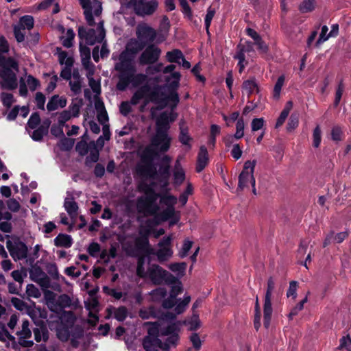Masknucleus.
Wrapping results in <instances>:
<instances>
[{
  "label": "nucleus",
  "instance_id": "nucleus-1",
  "mask_svg": "<svg viewBox=\"0 0 351 351\" xmlns=\"http://www.w3.org/2000/svg\"><path fill=\"white\" fill-rule=\"evenodd\" d=\"M166 86L159 84H155L152 88L148 84L145 83L139 87L132 95L130 103L132 105H136L139 101L143 98V108L149 102L159 105V108H165L167 106V93Z\"/></svg>",
  "mask_w": 351,
  "mask_h": 351
},
{
  "label": "nucleus",
  "instance_id": "nucleus-2",
  "mask_svg": "<svg viewBox=\"0 0 351 351\" xmlns=\"http://www.w3.org/2000/svg\"><path fill=\"white\" fill-rule=\"evenodd\" d=\"M169 114L162 112L156 119V132L151 138L152 145L159 147L160 152H166L170 147L171 138L168 136V130L170 128Z\"/></svg>",
  "mask_w": 351,
  "mask_h": 351
},
{
  "label": "nucleus",
  "instance_id": "nucleus-3",
  "mask_svg": "<svg viewBox=\"0 0 351 351\" xmlns=\"http://www.w3.org/2000/svg\"><path fill=\"white\" fill-rule=\"evenodd\" d=\"M159 196V194H154L139 197L136 202L138 212L146 217L156 215L160 210L159 206L156 204Z\"/></svg>",
  "mask_w": 351,
  "mask_h": 351
},
{
  "label": "nucleus",
  "instance_id": "nucleus-4",
  "mask_svg": "<svg viewBox=\"0 0 351 351\" xmlns=\"http://www.w3.org/2000/svg\"><path fill=\"white\" fill-rule=\"evenodd\" d=\"M115 70L119 72V82L117 88L119 90H125L131 82V79L136 73V68L133 64L117 63Z\"/></svg>",
  "mask_w": 351,
  "mask_h": 351
},
{
  "label": "nucleus",
  "instance_id": "nucleus-5",
  "mask_svg": "<svg viewBox=\"0 0 351 351\" xmlns=\"http://www.w3.org/2000/svg\"><path fill=\"white\" fill-rule=\"evenodd\" d=\"M148 276L152 282L155 285L172 283L177 280V278L167 271L162 269L158 265H152L147 269Z\"/></svg>",
  "mask_w": 351,
  "mask_h": 351
},
{
  "label": "nucleus",
  "instance_id": "nucleus-6",
  "mask_svg": "<svg viewBox=\"0 0 351 351\" xmlns=\"http://www.w3.org/2000/svg\"><path fill=\"white\" fill-rule=\"evenodd\" d=\"M275 288V281L272 277H269L267 282V290L264 298L263 304V325L265 328L270 326L271 315L273 312L271 306V296Z\"/></svg>",
  "mask_w": 351,
  "mask_h": 351
},
{
  "label": "nucleus",
  "instance_id": "nucleus-7",
  "mask_svg": "<svg viewBox=\"0 0 351 351\" xmlns=\"http://www.w3.org/2000/svg\"><path fill=\"white\" fill-rule=\"evenodd\" d=\"M256 165V161L255 160H247L244 163L243 170L239 176L237 190L242 191L245 187H248V182H250L252 186L256 184V180L254 177V171Z\"/></svg>",
  "mask_w": 351,
  "mask_h": 351
},
{
  "label": "nucleus",
  "instance_id": "nucleus-8",
  "mask_svg": "<svg viewBox=\"0 0 351 351\" xmlns=\"http://www.w3.org/2000/svg\"><path fill=\"white\" fill-rule=\"evenodd\" d=\"M161 50L154 44L148 45L138 58L141 65L153 64L156 63L160 56Z\"/></svg>",
  "mask_w": 351,
  "mask_h": 351
},
{
  "label": "nucleus",
  "instance_id": "nucleus-9",
  "mask_svg": "<svg viewBox=\"0 0 351 351\" xmlns=\"http://www.w3.org/2000/svg\"><path fill=\"white\" fill-rule=\"evenodd\" d=\"M171 285L170 294L168 298L162 301V306L165 309H169L176 306L178 300L176 298L177 295L182 292V287L181 282L177 278L175 282L167 283Z\"/></svg>",
  "mask_w": 351,
  "mask_h": 351
},
{
  "label": "nucleus",
  "instance_id": "nucleus-10",
  "mask_svg": "<svg viewBox=\"0 0 351 351\" xmlns=\"http://www.w3.org/2000/svg\"><path fill=\"white\" fill-rule=\"evenodd\" d=\"M160 202L167 206V208L161 213L156 214V218L162 221H166L172 218L175 214L173 204L176 202V198L173 196H163L160 199Z\"/></svg>",
  "mask_w": 351,
  "mask_h": 351
},
{
  "label": "nucleus",
  "instance_id": "nucleus-11",
  "mask_svg": "<svg viewBox=\"0 0 351 351\" xmlns=\"http://www.w3.org/2000/svg\"><path fill=\"white\" fill-rule=\"evenodd\" d=\"M191 300L190 296H186L181 300H178V303L173 309V312L167 311L162 315V319L167 321H172L176 319V315L182 313Z\"/></svg>",
  "mask_w": 351,
  "mask_h": 351
},
{
  "label": "nucleus",
  "instance_id": "nucleus-12",
  "mask_svg": "<svg viewBox=\"0 0 351 351\" xmlns=\"http://www.w3.org/2000/svg\"><path fill=\"white\" fill-rule=\"evenodd\" d=\"M78 36L81 39H84L86 43L88 45H93L100 40V37L96 36V32L94 29H86L84 27H78Z\"/></svg>",
  "mask_w": 351,
  "mask_h": 351
},
{
  "label": "nucleus",
  "instance_id": "nucleus-13",
  "mask_svg": "<svg viewBox=\"0 0 351 351\" xmlns=\"http://www.w3.org/2000/svg\"><path fill=\"white\" fill-rule=\"evenodd\" d=\"M137 38L141 41L143 39H146L147 41L152 43L156 37V32L151 27L144 25H138L136 29Z\"/></svg>",
  "mask_w": 351,
  "mask_h": 351
},
{
  "label": "nucleus",
  "instance_id": "nucleus-14",
  "mask_svg": "<svg viewBox=\"0 0 351 351\" xmlns=\"http://www.w3.org/2000/svg\"><path fill=\"white\" fill-rule=\"evenodd\" d=\"M158 1L156 0H151L142 5H138L134 8L135 13L138 16L151 15L158 8Z\"/></svg>",
  "mask_w": 351,
  "mask_h": 351
},
{
  "label": "nucleus",
  "instance_id": "nucleus-15",
  "mask_svg": "<svg viewBox=\"0 0 351 351\" xmlns=\"http://www.w3.org/2000/svg\"><path fill=\"white\" fill-rule=\"evenodd\" d=\"M148 233L138 237L135 240V245L136 248L144 253L143 255L149 256L151 254H154V250L150 246L149 239H148Z\"/></svg>",
  "mask_w": 351,
  "mask_h": 351
},
{
  "label": "nucleus",
  "instance_id": "nucleus-16",
  "mask_svg": "<svg viewBox=\"0 0 351 351\" xmlns=\"http://www.w3.org/2000/svg\"><path fill=\"white\" fill-rule=\"evenodd\" d=\"M143 163V165L136 167L137 173L143 178H154L157 175V170L154 163Z\"/></svg>",
  "mask_w": 351,
  "mask_h": 351
},
{
  "label": "nucleus",
  "instance_id": "nucleus-17",
  "mask_svg": "<svg viewBox=\"0 0 351 351\" xmlns=\"http://www.w3.org/2000/svg\"><path fill=\"white\" fill-rule=\"evenodd\" d=\"M67 100L64 97H60L58 95H53L47 104L48 111H54L59 107L61 108L66 106Z\"/></svg>",
  "mask_w": 351,
  "mask_h": 351
},
{
  "label": "nucleus",
  "instance_id": "nucleus-18",
  "mask_svg": "<svg viewBox=\"0 0 351 351\" xmlns=\"http://www.w3.org/2000/svg\"><path fill=\"white\" fill-rule=\"evenodd\" d=\"M77 303V301L73 302L70 296L64 293L58 296L55 306H58L60 307V311H62L64 308L68 307H72L73 309H76L78 306Z\"/></svg>",
  "mask_w": 351,
  "mask_h": 351
},
{
  "label": "nucleus",
  "instance_id": "nucleus-19",
  "mask_svg": "<svg viewBox=\"0 0 351 351\" xmlns=\"http://www.w3.org/2000/svg\"><path fill=\"white\" fill-rule=\"evenodd\" d=\"M146 43L132 38L125 46L126 51H129L132 55L136 56L139 51H142L146 46Z\"/></svg>",
  "mask_w": 351,
  "mask_h": 351
},
{
  "label": "nucleus",
  "instance_id": "nucleus-20",
  "mask_svg": "<svg viewBox=\"0 0 351 351\" xmlns=\"http://www.w3.org/2000/svg\"><path fill=\"white\" fill-rule=\"evenodd\" d=\"M153 147L154 146L152 145L151 143L150 145L147 146L142 152L141 156V160L142 162L153 163L155 158L158 156V152L155 150ZM154 147H156L154 146Z\"/></svg>",
  "mask_w": 351,
  "mask_h": 351
},
{
  "label": "nucleus",
  "instance_id": "nucleus-21",
  "mask_svg": "<svg viewBox=\"0 0 351 351\" xmlns=\"http://www.w3.org/2000/svg\"><path fill=\"white\" fill-rule=\"evenodd\" d=\"M16 240L15 243L16 246L15 247V258L14 260H21L27 258L28 253L27 246L25 243L21 241L19 237H16Z\"/></svg>",
  "mask_w": 351,
  "mask_h": 351
},
{
  "label": "nucleus",
  "instance_id": "nucleus-22",
  "mask_svg": "<svg viewBox=\"0 0 351 351\" xmlns=\"http://www.w3.org/2000/svg\"><path fill=\"white\" fill-rule=\"evenodd\" d=\"M162 341L158 338H150V336H145L143 340V346L146 351H158Z\"/></svg>",
  "mask_w": 351,
  "mask_h": 351
},
{
  "label": "nucleus",
  "instance_id": "nucleus-23",
  "mask_svg": "<svg viewBox=\"0 0 351 351\" xmlns=\"http://www.w3.org/2000/svg\"><path fill=\"white\" fill-rule=\"evenodd\" d=\"M209 157L207 147L201 145L199 147L198 171L201 172L208 164Z\"/></svg>",
  "mask_w": 351,
  "mask_h": 351
},
{
  "label": "nucleus",
  "instance_id": "nucleus-24",
  "mask_svg": "<svg viewBox=\"0 0 351 351\" xmlns=\"http://www.w3.org/2000/svg\"><path fill=\"white\" fill-rule=\"evenodd\" d=\"M221 128L216 124H212L210 130V134L208 138L207 145L210 149H213L216 145V137L219 135Z\"/></svg>",
  "mask_w": 351,
  "mask_h": 351
},
{
  "label": "nucleus",
  "instance_id": "nucleus-25",
  "mask_svg": "<svg viewBox=\"0 0 351 351\" xmlns=\"http://www.w3.org/2000/svg\"><path fill=\"white\" fill-rule=\"evenodd\" d=\"M73 240L70 235L59 234L54 239V244L57 247H70L72 245Z\"/></svg>",
  "mask_w": 351,
  "mask_h": 351
},
{
  "label": "nucleus",
  "instance_id": "nucleus-26",
  "mask_svg": "<svg viewBox=\"0 0 351 351\" xmlns=\"http://www.w3.org/2000/svg\"><path fill=\"white\" fill-rule=\"evenodd\" d=\"M171 158L165 155L162 158V165L159 167L158 173L162 180H167L169 176V163Z\"/></svg>",
  "mask_w": 351,
  "mask_h": 351
},
{
  "label": "nucleus",
  "instance_id": "nucleus-27",
  "mask_svg": "<svg viewBox=\"0 0 351 351\" xmlns=\"http://www.w3.org/2000/svg\"><path fill=\"white\" fill-rule=\"evenodd\" d=\"M242 87L243 89L247 93L248 97L254 93H258L260 91L259 87L254 78L245 80L243 83Z\"/></svg>",
  "mask_w": 351,
  "mask_h": 351
},
{
  "label": "nucleus",
  "instance_id": "nucleus-28",
  "mask_svg": "<svg viewBox=\"0 0 351 351\" xmlns=\"http://www.w3.org/2000/svg\"><path fill=\"white\" fill-rule=\"evenodd\" d=\"M64 206L67 213L71 218L75 217L77 216L78 205L77 202L74 201L73 198H66L64 200Z\"/></svg>",
  "mask_w": 351,
  "mask_h": 351
},
{
  "label": "nucleus",
  "instance_id": "nucleus-29",
  "mask_svg": "<svg viewBox=\"0 0 351 351\" xmlns=\"http://www.w3.org/2000/svg\"><path fill=\"white\" fill-rule=\"evenodd\" d=\"M80 52L82 58V63L85 69H88L90 60V50L82 43H80Z\"/></svg>",
  "mask_w": 351,
  "mask_h": 351
},
{
  "label": "nucleus",
  "instance_id": "nucleus-30",
  "mask_svg": "<svg viewBox=\"0 0 351 351\" xmlns=\"http://www.w3.org/2000/svg\"><path fill=\"white\" fill-rule=\"evenodd\" d=\"M178 341V334H173L172 335L168 337L165 342L162 341V343L160 346V348L163 351H169L171 346H176Z\"/></svg>",
  "mask_w": 351,
  "mask_h": 351
},
{
  "label": "nucleus",
  "instance_id": "nucleus-31",
  "mask_svg": "<svg viewBox=\"0 0 351 351\" xmlns=\"http://www.w3.org/2000/svg\"><path fill=\"white\" fill-rule=\"evenodd\" d=\"M183 53L180 49H173L166 53L167 60L171 63L181 64L180 59L182 58Z\"/></svg>",
  "mask_w": 351,
  "mask_h": 351
},
{
  "label": "nucleus",
  "instance_id": "nucleus-32",
  "mask_svg": "<svg viewBox=\"0 0 351 351\" xmlns=\"http://www.w3.org/2000/svg\"><path fill=\"white\" fill-rule=\"evenodd\" d=\"M75 143V139L71 138H66L64 136H63L60 142L58 143V146L62 151H70Z\"/></svg>",
  "mask_w": 351,
  "mask_h": 351
},
{
  "label": "nucleus",
  "instance_id": "nucleus-33",
  "mask_svg": "<svg viewBox=\"0 0 351 351\" xmlns=\"http://www.w3.org/2000/svg\"><path fill=\"white\" fill-rule=\"evenodd\" d=\"M315 0H303L299 5V10L302 13L313 12L315 8Z\"/></svg>",
  "mask_w": 351,
  "mask_h": 351
},
{
  "label": "nucleus",
  "instance_id": "nucleus-34",
  "mask_svg": "<svg viewBox=\"0 0 351 351\" xmlns=\"http://www.w3.org/2000/svg\"><path fill=\"white\" fill-rule=\"evenodd\" d=\"M147 75L146 74H143V73H138V74H136V73H134V75L132 76V79H131V82L130 84H132V85L134 86V87H138L140 85H142L144 83H147Z\"/></svg>",
  "mask_w": 351,
  "mask_h": 351
},
{
  "label": "nucleus",
  "instance_id": "nucleus-35",
  "mask_svg": "<svg viewBox=\"0 0 351 351\" xmlns=\"http://www.w3.org/2000/svg\"><path fill=\"white\" fill-rule=\"evenodd\" d=\"M234 59L238 60L237 66L239 67V72L241 73L248 62L245 60V55L242 52H237L233 56Z\"/></svg>",
  "mask_w": 351,
  "mask_h": 351
},
{
  "label": "nucleus",
  "instance_id": "nucleus-36",
  "mask_svg": "<svg viewBox=\"0 0 351 351\" xmlns=\"http://www.w3.org/2000/svg\"><path fill=\"white\" fill-rule=\"evenodd\" d=\"M75 150L81 156H86L89 151V146L86 140H81L76 144Z\"/></svg>",
  "mask_w": 351,
  "mask_h": 351
},
{
  "label": "nucleus",
  "instance_id": "nucleus-37",
  "mask_svg": "<svg viewBox=\"0 0 351 351\" xmlns=\"http://www.w3.org/2000/svg\"><path fill=\"white\" fill-rule=\"evenodd\" d=\"M145 255H142L138 257L136 267V275L140 278L146 277V272L144 269V264L145 261Z\"/></svg>",
  "mask_w": 351,
  "mask_h": 351
},
{
  "label": "nucleus",
  "instance_id": "nucleus-38",
  "mask_svg": "<svg viewBox=\"0 0 351 351\" xmlns=\"http://www.w3.org/2000/svg\"><path fill=\"white\" fill-rule=\"evenodd\" d=\"M308 298L306 296L303 300H302L298 304H297L294 307H293L288 315L289 319H292L293 317L297 315L300 311H301L304 308V304L307 302Z\"/></svg>",
  "mask_w": 351,
  "mask_h": 351
},
{
  "label": "nucleus",
  "instance_id": "nucleus-39",
  "mask_svg": "<svg viewBox=\"0 0 351 351\" xmlns=\"http://www.w3.org/2000/svg\"><path fill=\"white\" fill-rule=\"evenodd\" d=\"M82 104V99H76L75 101H72L71 104L69 107V110H71V113L73 117H77L79 116L80 108Z\"/></svg>",
  "mask_w": 351,
  "mask_h": 351
},
{
  "label": "nucleus",
  "instance_id": "nucleus-40",
  "mask_svg": "<svg viewBox=\"0 0 351 351\" xmlns=\"http://www.w3.org/2000/svg\"><path fill=\"white\" fill-rule=\"evenodd\" d=\"M66 36V38H64V36H61L60 39L62 40V45L64 47L70 48L73 46L72 41L75 37V33L72 29H67Z\"/></svg>",
  "mask_w": 351,
  "mask_h": 351
},
{
  "label": "nucleus",
  "instance_id": "nucleus-41",
  "mask_svg": "<svg viewBox=\"0 0 351 351\" xmlns=\"http://www.w3.org/2000/svg\"><path fill=\"white\" fill-rule=\"evenodd\" d=\"M167 290L165 288L159 287L153 290L151 293V297L154 301H159L167 295Z\"/></svg>",
  "mask_w": 351,
  "mask_h": 351
},
{
  "label": "nucleus",
  "instance_id": "nucleus-42",
  "mask_svg": "<svg viewBox=\"0 0 351 351\" xmlns=\"http://www.w3.org/2000/svg\"><path fill=\"white\" fill-rule=\"evenodd\" d=\"M339 350L351 351V338L349 335L342 337L339 340Z\"/></svg>",
  "mask_w": 351,
  "mask_h": 351
},
{
  "label": "nucleus",
  "instance_id": "nucleus-43",
  "mask_svg": "<svg viewBox=\"0 0 351 351\" xmlns=\"http://www.w3.org/2000/svg\"><path fill=\"white\" fill-rule=\"evenodd\" d=\"M244 128L245 124L243 118H240L237 121L236 124V132L234 134V138L236 139H240L244 136Z\"/></svg>",
  "mask_w": 351,
  "mask_h": 351
},
{
  "label": "nucleus",
  "instance_id": "nucleus-44",
  "mask_svg": "<svg viewBox=\"0 0 351 351\" xmlns=\"http://www.w3.org/2000/svg\"><path fill=\"white\" fill-rule=\"evenodd\" d=\"M20 22L21 23V27L24 30L26 27L27 29H31L34 27V21L32 16L25 15L21 18Z\"/></svg>",
  "mask_w": 351,
  "mask_h": 351
},
{
  "label": "nucleus",
  "instance_id": "nucleus-45",
  "mask_svg": "<svg viewBox=\"0 0 351 351\" xmlns=\"http://www.w3.org/2000/svg\"><path fill=\"white\" fill-rule=\"evenodd\" d=\"M40 123V117L38 112H34L27 121V126L31 129H36Z\"/></svg>",
  "mask_w": 351,
  "mask_h": 351
},
{
  "label": "nucleus",
  "instance_id": "nucleus-46",
  "mask_svg": "<svg viewBox=\"0 0 351 351\" xmlns=\"http://www.w3.org/2000/svg\"><path fill=\"white\" fill-rule=\"evenodd\" d=\"M99 150H90V154L86 158L85 165L87 167H91L92 163L97 162L99 160Z\"/></svg>",
  "mask_w": 351,
  "mask_h": 351
},
{
  "label": "nucleus",
  "instance_id": "nucleus-47",
  "mask_svg": "<svg viewBox=\"0 0 351 351\" xmlns=\"http://www.w3.org/2000/svg\"><path fill=\"white\" fill-rule=\"evenodd\" d=\"M201 232L204 234L201 239L202 241H208L210 239L213 234V227L211 224H206L201 228Z\"/></svg>",
  "mask_w": 351,
  "mask_h": 351
},
{
  "label": "nucleus",
  "instance_id": "nucleus-48",
  "mask_svg": "<svg viewBox=\"0 0 351 351\" xmlns=\"http://www.w3.org/2000/svg\"><path fill=\"white\" fill-rule=\"evenodd\" d=\"M30 278L34 281V279H39L40 277L46 274L42 269V268L35 264L32 269L29 271Z\"/></svg>",
  "mask_w": 351,
  "mask_h": 351
},
{
  "label": "nucleus",
  "instance_id": "nucleus-49",
  "mask_svg": "<svg viewBox=\"0 0 351 351\" xmlns=\"http://www.w3.org/2000/svg\"><path fill=\"white\" fill-rule=\"evenodd\" d=\"M254 43L246 41L244 45L239 44L237 47V52H242L244 55L245 53H250L254 51Z\"/></svg>",
  "mask_w": 351,
  "mask_h": 351
},
{
  "label": "nucleus",
  "instance_id": "nucleus-50",
  "mask_svg": "<svg viewBox=\"0 0 351 351\" xmlns=\"http://www.w3.org/2000/svg\"><path fill=\"white\" fill-rule=\"evenodd\" d=\"M344 90V84L343 82V80H341L337 88L336 93H335V97L334 101V106L335 107H337L340 103L343 92Z\"/></svg>",
  "mask_w": 351,
  "mask_h": 351
},
{
  "label": "nucleus",
  "instance_id": "nucleus-51",
  "mask_svg": "<svg viewBox=\"0 0 351 351\" xmlns=\"http://www.w3.org/2000/svg\"><path fill=\"white\" fill-rule=\"evenodd\" d=\"M331 138L332 141H336V142H339V141H342L343 138V131L341 130V128L338 126V125H336V126H334L332 130H331Z\"/></svg>",
  "mask_w": 351,
  "mask_h": 351
},
{
  "label": "nucleus",
  "instance_id": "nucleus-52",
  "mask_svg": "<svg viewBox=\"0 0 351 351\" xmlns=\"http://www.w3.org/2000/svg\"><path fill=\"white\" fill-rule=\"evenodd\" d=\"M169 269L173 272H178V274H183L186 268V263H175L169 265Z\"/></svg>",
  "mask_w": 351,
  "mask_h": 351
},
{
  "label": "nucleus",
  "instance_id": "nucleus-53",
  "mask_svg": "<svg viewBox=\"0 0 351 351\" xmlns=\"http://www.w3.org/2000/svg\"><path fill=\"white\" fill-rule=\"evenodd\" d=\"M29 322L28 320H24L22 324V330L17 332L18 335H23V339L30 338L32 336V332L29 328Z\"/></svg>",
  "mask_w": 351,
  "mask_h": 351
},
{
  "label": "nucleus",
  "instance_id": "nucleus-54",
  "mask_svg": "<svg viewBox=\"0 0 351 351\" xmlns=\"http://www.w3.org/2000/svg\"><path fill=\"white\" fill-rule=\"evenodd\" d=\"M134 58V56L132 55L129 51H126V49H125L119 56L120 62L119 63L132 64Z\"/></svg>",
  "mask_w": 351,
  "mask_h": 351
},
{
  "label": "nucleus",
  "instance_id": "nucleus-55",
  "mask_svg": "<svg viewBox=\"0 0 351 351\" xmlns=\"http://www.w3.org/2000/svg\"><path fill=\"white\" fill-rule=\"evenodd\" d=\"M147 324L151 325V326L147 330L148 335L147 336H150V338H154V339L158 338V335H159L158 326H159V325L156 322H155V323L148 322Z\"/></svg>",
  "mask_w": 351,
  "mask_h": 351
},
{
  "label": "nucleus",
  "instance_id": "nucleus-56",
  "mask_svg": "<svg viewBox=\"0 0 351 351\" xmlns=\"http://www.w3.org/2000/svg\"><path fill=\"white\" fill-rule=\"evenodd\" d=\"M290 108L285 107L282 112L280 114V116L278 117L276 123V128H278L283 125L285 123L286 119L287 118L289 114Z\"/></svg>",
  "mask_w": 351,
  "mask_h": 351
},
{
  "label": "nucleus",
  "instance_id": "nucleus-57",
  "mask_svg": "<svg viewBox=\"0 0 351 351\" xmlns=\"http://www.w3.org/2000/svg\"><path fill=\"white\" fill-rule=\"evenodd\" d=\"M48 132L44 130L40 127L36 128L34 131L32 132L31 137L35 141H41L43 138V136L47 135Z\"/></svg>",
  "mask_w": 351,
  "mask_h": 351
},
{
  "label": "nucleus",
  "instance_id": "nucleus-58",
  "mask_svg": "<svg viewBox=\"0 0 351 351\" xmlns=\"http://www.w3.org/2000/svg\"><path fill=\"white\" fill-rule=\"evenodd\" d=\"M298 286V283L297 281L292 280L289 282V287L287 291V296L288 298L292 297L293 299H295L297 297Z\"/></svg>",
  "mask_w": 351,
  "mask_h": 351
},
{
  "label": "nucleus",
  "instance_id": "nucleus-59",
  "mask_svg": "<svg viewBox=\"0 0 351 351\" xmlns=\"http://www.w3.org/2000/svg\"><path fill=\"white\" fill-rule=\"evenodd\" d=\"M26 293L28 296L38 298L40 296V292L39 289L36 287L33 284H29L26 288Z\"/></svg>",
  "mask_w": 351,
  "mask_h": 351
},
{
  "label": "nucleus",
  "instance_id": "nucleus-60",
  "mask_svg": "<svg viewBox=\"0 0 351 351\" xmlns=\"http://www.w3.org/2000/svg\"><path fill=\"white\" fill-rule=\"evenodd\" d=\"M138 189H139L140 191H143L145 195L158 194L147 183L145 182H141L138 184Z\"/></svg>",
  "mask_w": 351,
  "mask_h": 351
},
{
  "label": "nucleus",
  "instance_id": "nucleus-61",
  "mask_svg": "<svg viewBox=\"0 0 351 351\" xmlns=\"http://www.w3.org/2000/svg\"><path fill=\"white\" fill-rule=\"evenodd\" d=\"M127 315L128 310L125 306L119 307L114 313L115 318L119 322L123 321L126 318Z\"/></svg>",
  "mask_w": 351,
  "mask_h": 351
},
{
  "label": "nucleus",
  "instance_id": "nucleus-62",
  "mask_svg": "<svg viewBox=\"0 0 351 351\" xmlns=\"http://www.w3.org/2000/svg\"><path fill=\"white\" fill-rule=\"evenodd\" d=\"M34 282H37L42 289H47L50 287V278L47 274H45L39 279H34Z\"/></svg>",
  "mask_w": 351,
  "mask_h": 351
},
{
  "label": "nucleus",
  "instance_id": "nucleus-63",
  "mask_svg": "<svg viewBox=\"0 0 351 351\" xmlns=\"http://www.w3.org/2000/svg\"><path fill=\"white\" fill-rule=\"evenodd\" d=\"M11 302L12 305L19 311L26 309L29 306L26 302L17 298H12Z\"/></svg>",
  "mask_w": 351,
  "mask_h": 351
},
{
  "label": "nucleus",
  "instance_id": "nucleus-64",
  "mask_svg": "<svg viewBox=\"0 0 351 351\" xmlns=\"http://www.w3.org/2000/svg\"><path fill=\"white\" fill-rule=\"evenodd\" d=\"M1 98L3 104L7 108H10L14 102L13 95L11 93H2L1 94Z\"/></svg>",
  "mask_w": 351,
  "mask_h": 351
}]
</instances>
